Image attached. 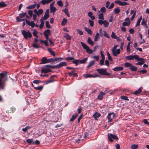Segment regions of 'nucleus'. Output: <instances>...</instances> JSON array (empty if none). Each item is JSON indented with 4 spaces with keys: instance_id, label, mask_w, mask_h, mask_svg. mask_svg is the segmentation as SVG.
Segmentation results:
<instances>
[{
    "instance_id": "obj_59",
    "label": "nucleus",
    "mask_w": 149,
    "mask_h": 149,
    "mask_svg": "<svg viewBox=\"0 0 149 149\" xmlns=\"http://www.w3.org/2000/svg\"><path fill=\"white\" fill-rule=\"evenodd\" d=\"M107 56L108 59L109 60H110V61L112 60V59L111 58V57L110 54L108 52H107Z\"/></svg>"
},
{
    "instance_id": "obj_27",
    "label": "nucleus",
    "mask_w": 149,
    "mask_h": 149,
    "mask_svg": "<svg viewBox=\"0 0 149 149\" xmlns=\"http://www.w3.org/2000/svg\"><path fill=\"white\" fill-rule=\"evenodd\" d=\"M78 116V114L77 113H75L74 115L72 116L71 118L70 119V121L71 122L73 121Z\"/></svg>"
},
{
    "instance_id": "obj_48",
    "label": "nucleus",
    "mask_w": 149,
    "mask_h": 149,
    "mask_svg": "<svg viewBox=\"0 0 149 149\" xmlns=\"http://www.w3.org/2000/svg\"><path fill=\"white\" fill-rule=\"evenodd\" d=\"M138 147L137 144H133L131 145V149H136Z\"/></svg>"
},
{
    "instance_id": "obj_55",
    "label": "nucleus",
    "mask_w": 149,
    "mask_h": 149,
    "mask_svg": "<svg viewBox=\"0 0 149 149\" xmlns=\"http://www.w3.org/2000/svg\"><path fill=\"white\" fill-rule=\"evenodd\" d=\"M37 32L36 30H34L33 32V35L34 36L36 37L37 38H38V36L37 35Z\"/></svg>"
},
{
    "instance_id": "obj_32",
    "label": "nucleus",
    "mask_w": 149,
    "mask_h": 149,
    "mask_svg": "<svg viewBox=\"0 0 149 149\" xmlns=\"http://www.w3.org/2000/svg\"><path fill=\"white\" fill-rule=\"evenodd\" d=\"M36 3L34 4H32L31 6H27L26 8L27 9H33L36 7Z\"/></svg>"
},
{
    "instance_id": "obj_23",
    "label": "nucleus",
    "mask_w": 149,
    "mask_h": 149,
    "mask_svg": "<svg viewBox=\"0 0 149 149\" xmlns=\"http://www.w3.org/2000/svg\"><path fill=\"white\" fill-rule=\"evenodd\" d=\"M143 88L142 87H140L139 88L138 90H136L135 91L134 94L135 95H137L138 94L140 93L141 91L143 89Z\"/></svg>"
},
{
    "instance_id": "obj_57",
    "label": "nucleus",
    "mask_w": 149,
    "mask_h": 149,
    "mask_svg": "<svg viewBox=\"0 0 149 149\" xmlns=\"http://www.w3.org/2000/svg\"><path fill=\"white\" fill-rule=\"evenodd\" d=\"M76 30L78 32V33L80 35H82L83 34V32L80 30V29H76Z\"/></svg>"
},
{
    "instance_id": "obj_51",
    "label": "nucleus",
    "mask_w": 149,
    "mask_h": 149,
    "mask_svg": "<svg viewBox=\"0 0 149 149\" xmlns=\"http://www.w3.org/2000/svg\"><path fill=\"white\" fill-rule=\"evenodd\" d=\"M124 65L125 67L128 68L130 67H131L132 64L126 62L125 63Z\"/></svg>"
},
{
    "instance_id": "obj_5",
    "label": "nucleus",
    "mask_w": 149,
    "mask_h": 149,
    "mask_svg": "<svg viewBox=\"0 0 149 149\" xmlns=\"http://www.w3.org/2000/svg\"><path fill=\"white\" fill-rule=\"evenodd\" d=\"M96 70L100 74L102 75H109L110 74L109 73L107 72V70L105 69H98Z\"/></svg>"
},
{
    "instance_id": "obj_10",
    "label": "nucleus",
    "mask_w": 149,
    "mask_h": 149,
    "mask_svg": "<svg viewBox=\"0 0 149 149\" xmlns=\"http://www.w3.org/2000/svg\"><path fill=\"white\" fill-rule=\"evenodd\" d=\"M49 9H47L46 10L45 14L44 15V16L43 17H41V20H45L47 19L49 17Z\"/></svg>"
},
{
    "instance_id": "obj_46",
    "label": "nucleus",
    "mask_w": 149,
    "mask_h": 149,
    "mask_svg": "<svg viewBox=\"0 0 149 149\" xmlns=\"http://www.w3.org/2000/svg\"><path fill=\"white\" fill-rule=\"evenodd\" d=\"M57 4L59 6L61 7H62L63 6V2L62 1L59 0L57 1Z\"/></svg>"
},
{
    "instance_id": "obj_17",
    "label": "nucleus",
    "mask_w": 149,
    "mask_h": 149,
    "mask_svg": "<svg viewBox=\"0 0 149 149\" xmlns=\"http://www.w3.org/2000/svg\"><path fill=\"white\" fill-rule=\"evenodd\" d=\"M53 0H42L40 3L43 5H45L46 4H48Z\"/></svg>"
},
{
    "instance_id": "obj_54",
    "label": "nucleus",
    "mask_w": 149,
    "mask_h": 149,
    "mask_svg": "<svg viewBox=\"0 0 149 149\" xmlns=\"http://www.w3.org/2000/svg\"><path fill=\"white\" fill-rule=\"evenodd\" d=\"M46 26L47 28L49 29L51 27L50 25L49 22L48 21H47L45 23Z\"/></svg>"
},
{
    "instance_id": "obj_30",
    "label": "nucleus",
    "mask_w": 149,
    "mask_h": 149,
    "mask_svg": "<svg viewBox=\"0 0 149 149\" xmlns=\"http://www.w3.org/2000/svg\"><path fill=\"white\" fill-rule=\"evenodd\" d=\"M50 31L49 29H47L45 31L43 34L44 36H49L50 34Z\"/></svg>"
},
{
    "instance_id": "obj_64",
    "label": "nucleus",
    "mask_w": 149,
    "mask_h": 149,
    "mask_svg": "<svg viewBox=\"0 0 149 149\" xmlns=\"http://www.w3.org/2000/svg\"><path fill=\"white\" fill-rule=\"evenodd\" d=\"M28 13L30 16L31 17H32L33 15V11L31 10H29L28 12Z\"/></svg>"
},
{
    "instance_id": "obj_31",
    "label": "nucleus",
    "mask_w": 149,
    "mask_h": 149,
    "mask_svg": "<svg viewBox=\"0 0 149 149\" xmlns=\"http://www.w3.org/2000/svg\"><path fill=\"white\" fill-rule=\"evenodd\" d=\"M95 62V61H91L88 65L87 66V68H89L93 65L94 64Z\"/></svg>"
},
{
    "instance_id": "obj_13",
    "label": "nucleus",
    "mask_w": 149,
    "mask_h": 149,
    "mask_svg": "<svg viewBox=\"0 0 149 149\" xmlns=\"http://www.w3.org/2000/svg\"><path fill=\"white\" fill-rule=\"evenodd\" d=\"M137 55H130L129 56H126L125 57V58L128 60H133L134 59L136 60V58Z\"/></svg>"
},
{
    "instance_id": "obj_62",
    "label": "nucleus",
    "mask_w": 149,
    "mask_h": 149,
    "mask_svg": "<svg viewBox=\"0 0 149 149\" xmlns=\"http://www.w3.org/2000/svg\"><path fill=\"white\" fill-rule=\"evenodd\" d=\"M130 24L128 23L127 22H124L123 24L122 25L124 26H129L130 25Z\"/></svg>"
},
{
    "instance_id": "obj_1",
    "label": "nucleus",
    "mask_w": 149,
    "mask_h": 149,
    "mask_svg": "<svg viewBox=\"0 0 149 149\" xmlns=\"http://www.w3.org/2000/svg\"><path fill=\"white\" fill-rule=\"evenodd\" d=\"M7 77L6 73H1L0 74V89H4L5 85L4 82L7 80Z\"/></svg>"
},
{
    "instance_id": "obj_42",
    "label": "nucleus",
    "mask_w": 149,
    "mask_h": 149,
    "mask_svg": "<svg viewBox=\"0 0 149 149\" xmlns=\"http://www.w3.org/2000/svg\"><path fill=\"white\" fill-rule=\"evenodd\" d=\"M130 69L132 71H136L137 70V68L135 66H132L130 68Z\"/></svg>"
},
{
    "instance_id": "obj_58",
    "label": "nucleus",
    "mask_w": 149,
    "mask_h": 149,
    "mask_svg": "<svg viewBox=\"0 0 149 149\" xmlns=\"http://www.w3.org/2000/svg\"><path fill=\"white\" fill-rule=\"evenodd\" d=\"M32 46L35 48H38L39 47V45L36 43H34L32 44Z\"/></svg>"
},
{
    "instance_id": "obj_28",
    "label": "nucleus",
    "mask_w": 149,
    "mask_h": 149,
    "mask_svg": "<svg viewBox=\"0 0 149 149\" xmlns=\"http://www.w3.org/2000/svg\"><path fill=\"white\" fill-rule=\"evenodd\" d=\"M88 42L90 45L93 46L94 44V42L91 40L90 37H88L87 40Z\"/></svg>"
},
{
    "instance_id": "obj_63",
    "label": "nucleus",
    "mask_w": 149,
    "mask_h": 149,
    "mask_svg": "<svg viewBox=\"0 0 149 149\" xmlns=\"http://www.w3.org/2000/svg\"><path fill=\"white\" fill-rule=\"evenodd\" d=\"M103 35L108 38H109L110 37L108 34L107 33V32L105 31H104Z\"/></svg>"
},
{
    "instance_id": "obj_2",
    "label": "nucleus",
    "mask_w": 149,
    "mask_h": 149,
    "mask_svg": "<svg viewBox=\"0 0 149 149\" xmlns=\"http://www.w3.org/2000/svg\"><path fill=\"white\" fill-rule=\"evenodd\" d=\"M22 33L24 38L26 39H27L28 38H31L32 37V34L29 30H23L22 31Z\"/></svg>"
},
{
    "instance_id": "obj_41",
    "label": "nucleus",
    "mask_w": 149,
    "mask_h": 149,
    "mask_svg": "<svg viewBox=\"0 0 149 149\" xmlns=\"http://www.w3.org/2000/svg\"><path fill=\"white\" fill-rule=\"evenodd\" d=\"M19 17H17L16 18V19L17 20V22H21L22 21H23L25 20H26V19L24 18H20Z\"/></svg>"
},
{
    "instance_id": "obj_60",
    "label": "nucleus",
    "mask_w": 149,
    "mask_h": 149,
    "mask_svg": "<svg viewBox=\"0 0 149 149\" xmlns=\"http://www.w3.org/2000/svg\"><path fill=\"white\" fill-rule=\"evenodd\" d=\"M88 22L90 23L91 26V27L93 26L94 24L93 21L91 19H89V20Z\"/></svg>"
},
{
    "instance_id": "obj_12",
    "label": "nucleus",
    "mask_w": 149,
    "mask_h": 149,
    "mask_svg": "<svg viewBox=\"0 0 149 149\" xmlns=\"http://www.w3.org/2000/svg\"><path fill=\"white\" fill-rule=\"evenodd\" d=\"M34 13L38 16L41 15L43 12V10L42 9H39L38 10L35 9L33 10Z\"/></svg>"
},
{
    "instance_id": "obj_49",
    "label": "nucleus",
    "mask_w": 149,
    "mask_h": 149,
    "mask_svg": "<svg viewBox=\"0 0 149 149\" xmlns=\"http://www.w3.org/2000/svg\"><path fill=\"white\" fill-rule=\"evenodd\" d=\"M43 88V86H42L41 85L40 86H38L37 87H35L34 88L37 90L39 91H40L42 90Z\"/></svg>"
},
{
    "instance_id": "obj_15",
    "label": "nucleus",
    "mask_w": 149,
    "mask_h": 149,
    "mask_svg": "<svg viewBox=\"0 0 149 149\" xmlns=\"http://www.w3.org/2000/svg\"><path fill=\"white\" fill-rule=\"evenodd\" d=\"M26 23L28 24L29 26H31V27L33 28L35 26V24L34 22L32 21L31 22H30L28 20L26 19Z\"/></svg>"
},
{
    "instance_id": "obj_56",
    "label": "nucleus",
    "mask_w": 149,
    "mask_h": 149,
    "mask_svg": "<svg viewBox=\"0 0 149 149\" xmlns=\"http://www.w3.org/2000/svg\"><path fill=\"white\" fill-rule=\"evenodd\" d=\"M111 37L113 38L114 39H116L117 38V36L116 35V34L113 32H112V34L111 35Z\"/></svg>"
},
{
    "instance_id": "obj_29",
    "label": "nucleus",
    "mask_w": 149,
    "mask_h": 149,
    "mask_svg": "<svg viewBox=\"0 0 149 149\" xmlns=\"http://www.w3.org/2000/svg\"><path fill=\"white\" fill-rule=\"evenodd\" d=\"M120 9L119 8V7H117L116 8L114 9L113 12L116 14L119 13L120 12Z\"/></svg>"
},
{
    "instance_id": "obj_34",
    "label": "nucleus",
    "mask_w": 149,
    "mask_h": 149,
    "mask_svg": "<svg viewBox=\"0 0 149 149\" xmlns=\"http://www.w3.org/2000/svg\"><path fill=\"white\" fill-rule=\"evenodd\" d=\"M63 11L68 17H70V14L68 13V9L67 8H65L64 9V10H63Z\"/></svg>"
},
{
    "instance_id": "obj_61",
    "label": "nucleus",
    "mask_w": 149,
    "mask_h": 149,
    "mask_svg": "<svg viewBox=\"0 0 149 149\" xmlns=\"http://www.w3.org/2000/svg\"><path fill=\"white\" fill-rule=\"evenodd\" d=\"M114 6V4L113 3H111L110 5L108 8V9L109 10L113 8Z\"/></svg>"
},
{
    "instance_id": "obj_7",
    "label": "nucleus",
    "mask_w": 149,
    "mask_h": 149,
    "mask_svg": "<svg viewBox=\"0 0 149 149\" xmlns=\"http://www.w3.org/2000/svg\"><path fill=\"white\" fill-rule=\"evenodd\" d=\"M98 23L100 25L103 24L105 28L108 27L109 24V22L106 20H99Z\"/></svg>"
},
{
    "instance_id": "obj_8",
    "label": "nucleus",
    "mask_w": 149,
    "mask_h": 149,
    "mask_svg": "<svg viewBox=\"0 0 149 149\" xmlns=\"http://www.w3.org/2000/svg\"><path fill=\"white\" fill-rule=\"evenodd\" d=\"M55 1H53L50 5V13H53V14L54 15L55 12L56 10V8L54 6L55 4Z\"/></svg>"
},
{
    "instance_id": "obj_35",
    "label": "nucleus",
    "mask_w": 149,
    "mask_h": 149,
    "mask_svg": "<svg viewBox=\"0 0 149 149\" xmlns=\"http://www.w3.org/2000/svg\"><path fill=\"white\" fill-rule=\"evenodd\" d=\"M67 22H68L67 20L66 19H65V18L63 19V20L62 21V22H61V25L62 26L65 25L66 24Z\"/></svg>"
},
{
    "instance_id": "obj_18",
    "label": "nucleus",
    "mask_w": 149,
    "mask_h": 149,
    "mask_svg": "<svg viewBox=\"0 0 149 149\" xmlns=\"http://www.w3.org/2000/svg\"><path fill=\"white\" fill-rule=\"evenodd\" d=\"M136 58V60L137 61L141 62L143 63V64L144 63L145 59L144 58H139V56L137 55Z\"/></svg>"
},
{
    "instance_id": "obj_26",
    "label": "nucleus",
    "mask_w": 149,
    "mask_h": 149,
    "mask_svg": "<svg viewBox=\"0 0 149 149\" xmlns=\"http://www.w3.org/2000/svg\"><path fill=\"white\" fill-rule=\"evenodd\" d=\"M100 115H101L100 113L98 112H96L93 115V117L95 119L97 120V118L100 117Z\"/></svg>"
},
{
    "instance_id": "obj_9",
    "label": "nucleus",
    "mask_w": 149,
    "mask_h": 149,
    "mask_svg": "<svg viewBox=\"0 0 149 149\" xmlns=\"http://www.w3.org/2000/svg\"><path fill=\"white\" fill-rule=\"evenodd\" d=\"M115 116V114L113 112L109 113L107 116V118L108 119V122H111L114 118Z\"/></svg>"
},
{
    "instance_id": "obj_36",
    "label": "nucleus",
    "mask_w": 149,
    "mask_h": 149,
    "mask_svg": "<svg viewBox=\"0 0 149 149\" xmlns=\"http://www.w3.org/2000/svg\"><path fill=\"white\" fill-rule=\"evenodd\" d=\"M47 49H48V51L50 53V54L51 55H53L54 56H55V52H54V51H53L52 50H51V49L49 48H48Z\"/></svg>"
},
{
    "instance_id": "obj_38",
    "label": "nucleus",
    "mask_w": 149,
    "mask_h": 149,
    "mask_svg": "<svg viewBox=\"0 0 149 149\" xmlns=\"http://www.w3.org/2000/svg\"><path fill=\"white\" fill-rule=\"evenodd\" d=\"M72 62L73 63L76 65H77L80 63V60L79 59H75L72 61Z\"/></svg>"
},
{
    "instance_id": "obj_19",
    "label": "nucleus",
    "mask_w": 149,
    "mask_h": 149,
    "mask_svg": "<svg viewBox=\"0 0 149 149\" xmlns=\"http://www.w3.org/2000/svg\"><path fill=\"white\" fill-rule=\"evenodd\" d=\"M83 76L85 78H87L88 77H95L98 76L97 75L94 76L90 74H84L83 75Z\"/></svg>"
},
{
    "instance_id": "obj_45",
    "label": "nucleus",
    "mask_w": 149,
    "mask_h": 149,
    "mask_svg": "<svg viewBox=\"0 0 149 149\" xmlns=\"http://www.w3.org/2000/svg\"><path fill=\"white\" fill-rule=\"evenodd\" d=\"M6 5L7 4H6L3 1L0 2V8L4 7H6Z\"/></svg>"
},
{
    "instance_id": "obj_4",
    "label": "nucleus",
    "mask_w": 149,
    "mask_h": 149,
    "mask_svg": "<svg viewBox=\"0 0 149 149\" xmlns=\"http://www.w3.org/2000/svg\"><path fill=\"white\" fill-rule=\"evenodd\" d=\"M80 43L83 47L86 50L87 53L91 54L93 52V51L85 43L82 42H81Z\"/></svg>"
},
{
    "instance_id": "obj_39",
    "label": "nucleus",
    "mask_w": 149,
    "mask_h": 149,
    "mask_svg": "<svg viewBox=\"0 0 149 149\" xmlns=\"http://www.w3.org/2000/svg\"><path fill=\"white\" fill-rule=\"evenodd\" d=\"M142 19V16H141L139 18V19H138L137 23L135 25L136 27H137V26H139L140 24V23L141 21V20Z\"/></svg>"
},
{
    "instance_id": "obj_21",
    "label": "nucleus",
    "mask_w": 149,
    "mask_h": 149,
    "mask_svg": "<svg viewBox=\"0 0 149 149\" xmlns=\"http://www.w3.org/2000/svg\"><path fill=\"white\" fill-rule=\"evenodd\" d=\"M105 94L106 93L104 92H100L97 96V98L99 100H102L103 98V96L105 95Z\"/></svg>"
},
{
    "instance_id": "obj_14",
    "label": "nucleus",
    "mask_w": 149,
    "mask_h": 149,
    "mask_svg": "<svg viewBox=\"0 0 149 149\" xmlns=\"http://www.w3.org/2000/svg\"><path fill=\"white\" fill-rule=\"evenodd\" d=\"M45 67H46V65ZM46 67L47 68H44L41 70V72L42 73H46L50 71V70L49 69V68H49V66Z\"/></svg>"
},
{
    "instance_id": "obj_3",
    "label": "nucleus",
    "mask_w": 149,
    "mask_h": 149,
    "mask_svg": "<svg viewBox=\"0 0 149 149\" xmlns=\"http://www.w3.org/2000/svg\"><path fill=\"white\" fill-rule=\"evenodd\" d=\"M66 63L65 62L63 61L61 62L56 65L52 66L50 65H46V67L49 66V68H59L62 66H66Z\"/></svg>"
},
{
    "instance_id": "obj_47",
    "label": "nucleus",
    "mask_w": 149,
    "mask_h": 149,
    "mask_svg": "<svg viewBox=\"0 0 149 149\" xmlns=\"http://www.w3.org/2000/svg\"><path fill=\"white\" fill-rule=\"evenodd\" d=\"M40 21L41 22V24L39 26V28L42 29L43 27L44 22V21L43 20H41V19L40 20Z\"/></svg>"
},
{
    "instance_id": "obj_24",
    "label": "nucleus",
    "mask_w": 149,
    "mask_h": 149,
    "mask_svg": "<svg viewBox=\"0 0 149 149\" xmlns=\"http://www.w3.org/2000/svg\"><path fill=\"white\" fill-rule=\"evenodd\" d=\"M100 34L98 32L97 33L94 38V41H98L100 38Z\"/></svg>"
},
{
    "instance_id": "obj_43",
    "label": "nucleus",
    "mask_w": 149,
    "mask_h": 149,
    "mask_svg": "<svg viewBox=\"0 0 149 149\" xmlns=\"http://www.w3.org/2000/svg\"><path fill=\"white\" fill-rule=\"evenodd\" d=\"M31 128V126H26L25 128H22V130L24 132H26L27 130L29 129H30Z\"/></svg>"
},
{
    "instance_id": "obj_53",
    "label": "nucleus",
    "mask_w": 149,
    "mask_h": 149,
    "mask_svg": "<svg viewBox=\"0 0 149 149\" xmlns=\"http://www.w3.org/2000/svg\"><path fill=\"white\" fill-rule=\"evenodd\" d=\"M120 98L122 100H124L127 101L129 100V99H128V97L127 96H121L120 97Z\"/></svg>"
},
{
    "instance_id": "obj_50",
    "label": "nucleus",
    "mask_w": 149,
    "mask_h": 149,
    "mask_svg": "<svg viewBox=\"0 0 149 149\" xmlns=\"http://www.w3.org/2000/svg\"><path fill=\"white\" fill-rule=\"evenodd\" d=\"M26 15V13H24L19 14V16L20 18H22L24 17Z\"/></svg>"
},
{
    "instance_id": "obj_16",
    "label": "nucleus",
    "mask_w": 149,
    "mask_h": 149,
    "mask_svg": "<svg viewBox=\"0 0 149 149\" xmlns=\"http://www.w3.org/2000/svg\"><path fill=\"white\" fill-rule=\"evenodd\" d=\"M120 49H116V50L112 51V53L113 55L115 56H117L118 55L120 54Z\"/></svg>"
},
{
    "instance_id": "obj_6",
    "label": "nucleus",
    "mask_w": 149,
    "mask_h": 149,
    "mask_svg": "<svg viewBox=\"0 0 149 149\" xmlns=\"http://www.w3.org/2000/svg\"><path fill=\"white\" fill-rule=\"evenodd\" d=\"M107 136L109 141L111 142L113 141L114 140H117L118 139V137L116 135L111 134L109 133Z\"/></svg>"
},
{
    "instance_id": "obj_44",
    "label": "nucleus",
    "mask_w": 149,
    "mask_h": 149,
    "mask_svg": "<svg viewBox=\"0 0 149 149\" xmlns=\"http://www.w3.org/2000/svg\"><path fill=\"white\" fill-rule=\"evenodd\" d=\"M53 62L56 61H61L62 60V58H53Z\"/></svg>"
},
{
    "instance_id": "obj_20",
    "label": "nucleus",
    "mask_w": 149,
    "mask_h": 149,
    "mask_svg": "<svg viewBox=\"0 0 149 149\" xmlns=\"http://www.w3.org/2000/svg\"><path fill=\"white\" fill-rule=\"evenodd\" d=\"M42 62L40 63V64H46L49 63L47 59L45 57H43L41 59Z\"/></svg>"
},
{
    "instance_id": "obj_52",
    "label": "nucleus",
    "mask_w": 149,
    "mask_h": 149,
    "mask_svg": "<svg viewBox=\"0 0 149 149\" xmlns=\"http://www.w3.org/2000/svg\"><path fill=\"white\" fill-rule=\"evenodd\" d=\"M100 11L102 13H104L106 12V9L104 7H102L100 9Z\"/></svg>"
},
{
    "instance_id": "obj_37",
    "label": "nucleus",
    "mask_w": 149,
    "mask_h": 149,
    "mask_svg": "<svg viewBox=\"0 0 149 149\" xmlns=\"http://www.w3.org/2000/svg\"><path fill=\"white\" fill-rule=\"evenodd\" d=\"M98 18L100 19V20H103L104 19L103 14L102 13H100L98 15Z\"/></svg>"
},
{
    "instance_id": "obj_40",
    "label": "nucleus",
    "mask_w": 149,
    "mask_h": 149,
    "mask_svg": "<svg viewBox=\"0 0 149 149\" xmlns=\"http://www.w3.org/2000/svg\"><path fill=\"white\" fill-rule=\"evenodd\" d=\"M64 37L67 40H70L71 39V37L68 33H65L64 35Z\"/></svg>"
},
{
    "instance_id": "obj_33",
    "label": "nucleus",
    "mask_w": 149,
    "mask_h": 149,
    "mask_svg": "<svg viewBox=\"0 0 149 149\" xmlns=\"http://www.w3.org/2000/svg\"><path fill=\"white\" fill-rule=\"evenodd\" d=\"M88 60L87 57L81 60H80V63L81 64L84 63L86 62Z\"/></svg>"
},
{
    "instance_id": "obj_11",
    "label": "nucleus",
    "mask_w": 149,
    "mask_h": 149,
    "mask_svg": "<svg viewBox=\"0 0 149 149\" xmlns=\"http://www.w3.org/2000/svg\"><path fill=\"white\" fill-rule=\"evenodd\" d=\"M115 3L118 4L119 6H122L128 5H129V3L126 2H122L120 0L115 1Z\"/></svg>"
},
{
    "instance_id": "obj_22",
    "label": "nucleus",
    "mask_w": 149,
    "mask_h": 149,
    "mask_svg": "<svg viewBox=\"0 0 149 149\" xmlns=\"http://www.w3.org/2000/svg\"><path fill=\"white\" fill-rule=\"evenodd\" d=\"M123 70V68L121 67H117L114 68L113 69V70L115 71H122Z\"/></svg>"
},
{
    "instance_id": "obj_25",
    "label": "nucleus",
    "mask_w": 149,
    "mask_h": 149,
    "mask_svg": "<svg viewBox=\"0 0 149 149\" xmlns=\"http://www.w3.org/2000/svg\"><path fill=\"white\" fill-rule=\"evenodd\" d=\"M84 30H85V31H86V32H87L88 34H89L90 35H92V34L93 31L90 29L85 27H84Z\"/></svg>"
}]
</instances>
